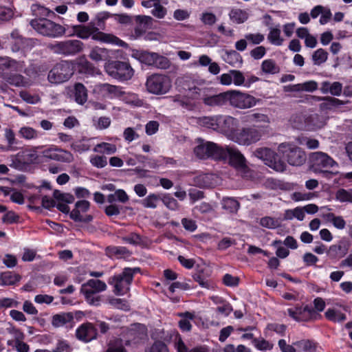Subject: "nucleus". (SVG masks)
<instances>
[{
    "label": "nucleus",
    "instance_id": "obj_52",
    "mask_svg": "<svg viewBox=\"0 0 352 352\" xmlns=\"http://www.w3.org/2000/svg\"><path fill=\"white\" fill-rule=\"evenodd\" d=\"M5 138L8 142V145L6 147L0 146V149L3 151H9L14 144H16L15 134L11 129H6Z\"/></svg>",
    "mask_w": 352,
    "mask_h": 352
},
{
    "label": "nucleus",
    "instance_id": "obj_26",
    "mask_svg": "<svg viewBox=\"0 0 352 352\" xmlns=\"http://www.w3.org/2000/svg\"><path fill=\"white\" fill-rule=\"evenodd\" d=\"M297 352H316L318 348V342L314 340L302 339L294 342Z\"/></svg>",
    "mask_w": 352,
    "mask_h": 352
},
{
    "label": "nucleus",
    "instance_id": "obj_27",
    "mask_svg": "<svg viewBox=\"0 0 352 352\" xmlns=\"http://www.w3.org/2000/svg\"><path fill=\"white\" fill-rule=\"evenodd\" d=\"M223 60L232 67L240 68L243 64L241 55L235 50L226 51L222 56Z\"/></svg>",
    "mask_w": 352,
    "mask_h": 352
},
{
    "label": "nucleus",
    "instance_id": "obj_31",
    "mask_svg": "<svg viewBox=\"0 0 352 352\" xmlns=\"http://www.w3.org/2000/svg\"><path fill=\"white\" fill-rule=\"evenodd\" d=\"M89 57L92 60L98 63L107 60L109 57V53L107 49L96 46L91 49Z\"/></svg>",
    "mask_w": 352,
    "mask_h": 352
},
{
    "label": "nucleus",
    "instance_id": "obj_1",
    "mask_svg": "<svg viewBox=\"0 0 352 352\" xmlns=\"http://www.w3.org/2000/svg\"><path fill=\"white\" fill-rule=\"evenodd\" d=\"M140 267H124L122 273L111 276L108 280V283L113 286V292L116 295H124L130 289L134 275L140 273Z\"/></svg>",
    "mask_w": 352,
    "mask_h": 352
},
{
    "label": "nucleus",
    "instance_id": "obj_2",
    "mask_svg": "<svg viewBox=\"0 0 352 352\" xmlns=\"http://www.w3.org/2000/svg\"><path fill=\"white\" fill-rule=\"evenodd\" d=\"M278 151L281 157L293 166H300L307 160L305 152L299 146L291 142H283L278 145Z\"/></svg>",
    "mask_w": 352,
    "mask_h": 352
},
{
    "label": "nucleus",
    "instance_id": "obj_57",
    "mask_svg": "<svg viewBox=\"0 0 352 352\" xmlns=\"http://www.w3.org/2000/svg\"><path fill=\"white\" fill-rule=\"evenodd\" d=\"M336 198L340 202L352 203V191L349 192L344 188H340L336 192Z\"/></svg>",
    "mask_w": 352,
    "mask_h": 352
},
{
    "label": "nucleus",
    "instance_id": "obj_34",
    "mask_svg": "<svg viewBox=\"0 0 352 352\" xmlns=\"http://www.w3.org/2000/svg\"><path fill=\"white\" fill-rule=\"evenodd\" d=\"M179 316L184 318L179 321L178 326L182 331H190L192 329V324L190 322V320L195 318V314L190 311H186L179 314Z\"/></svg>",
    "mask_w": 352,
    "mask_h": 352
},
{
    "label": "nucleus",
    "instance_id": "obj_62",
    "mask_svg": "<svg viewBox=\"0 0 352 352\" xmlns=\"http://www.w3.org/2000/svg\"><path fill=\"white\" fill-rule=\"evenodd\" d=\"M222 282L223 284L227 287H234L239 285V278L230 274H226L223 276Z\"/></svg>",
    "mask_w": 352,
    "mask_h": 352
},
{
    "label": "nucleus",
    "instance_id": "obj_8",
    "mask_svg": "<svg viewBox=\"0 0 352 352\" xmlns=\"http://www.w3.org/2000/svg\"><path fill=\"white\" fill-rule=\"evenodd\" d=\"M107 72L114 78L128 80L133 76V69L127 62L112 60L105 66Z\"/></svg>",
    "mask_w": 352,
    "mask_h": 352
},
{
    "label": "nucleus",
    "instance_id": "obj_46",
    "mask_svg": "<svg viewBox=\"0 0 352 352\" xmlns=\"http://www.w3.org/2000/svg\"><path fill=\"white\" fill-rule=\"evenodd\" d=\"M157 57V53L142 51L139 54V59L146 65L154 66Z\"/></svg>",
    "mask_w": 352,
    "mask_h": 352
},
{
    "label": "nucleus",
    "instance_id": "obj_33",
    "mask_svg": "<svg viewBox=\"0 0 352 352\" xmlns=\"http://www.w3.org/2000/svg\"><path fill=\"white\" fill-rule=\"evenodd\" d=\"M229 17L233 23L241 24L248 20V14L243 10L239 8H233L229 13Z\"/></svg>",
    "mask_w": 352,
    "mask_h": 352
},
{
    "label": "nucleus",
    "instance_id": "obj_47",
    "mask_svg": "<svg viewBox=\"0 0 352 352\" xmlns=\"http://www.w3.org/2000/svg\"><path fill=\"white\" fill-rule=\"evenodd\" d=\"M269 41L275 45L280 46L283 44V38L280 37V30L276 28H271L267 35Z\"/></svg>",
    "mask_w": 352,
    "mask_h": 352
},
{
    "label": "nucleus",
    "instance_id": "obj_21",
    "mask_svg": "<svg viewBox=\"0 0 352 352\" xmlns=\"http://www.w3.org/2000/svg\"><path fill=\"white\" fill-rule=\"evenodd\" d=\"M135 20L138 25L135 28V33L137 36H141L145 33L146 29L152 27L153 19L150 16L137 15Z\"/></svg>",
    "mask_w": 352,
    "mask_h": 352
},
{
    "label": "nucleus",
    "instance_id": "obj_53",
    "mask_svg": "<svg viewBox=\"0 0 352 352\" xmlns=\"http://www.w3.org/2000/svg\"><path fill=\"white\" fill-rule=\"evenodd\" d=\"M253 344H254V346L259 351H270L274 347V344L272 343H270L269 341L264 338H261V340L258 338H254Z\"/></svg>",
    "mask_w": 352,
    "mask_h": 352
},
{
    "label": "nucleus",
    "instance_id": "obj_42",
    "mask_svg": "<svg viewBox=\"0 0 352 352\" xmlns=\"http://www.w3.org/2000/svg\"><path fill=\"white\" fill-rule=\"evenodd\" d=\"M82 285H85L88 289H92L96 294L105 291L107 289L105 283L98 279H90Z\"/></svg>",
    "mask_w": 352,
    "mask_h": 352
},
{
    "label": "nucleus",
    "instance_id": "obj_61",
    "mask_svg": "<svg viewBox=\"0 0 352 352\" xmlns=\"http://www.w3.org/2000/svg\"><path fill=\"white\" fill-rule=\"evenodd\" d=\"M122 241L133 245H140L142 243V236L135 232H131L129 235L123 236Z\"/></svg>",
    "mask_w": 352,
    "mask_h": 352
},
{
    "label": "nucleus",
    "instance_id": "obj_9",
    "mask_svg": "<svg viewBox=\"0 0 352 352\" xmlns=\"http://www.w3.org/2000/svg\"><path fill=\"white\" fill-rule=\"evenodd\" d=\"M228 100L229 103L236 108L248 109L254 107L260 99H256L252 95L242 93L239 91H228Z\"/></svg>",
    "mask_w": 352,
    "mask_h": 352
},
{
    "label": "nucleus",
    "instance_id": "obj_36",
    "mask_svg": "<svg viewBox=\"0 0 352 352\" xmlns=\"http://www.w3.org/2000/svg\"><path fill=\"white\" fill-rule=\"evenodd\" d=\"M222 208L229 213H235L240 207V203L234 198L226 197L221 201Z\"/></svg>",
    "mask_w": 352,
    "mask_h": 352
},
{
    "label": "nucleus",
    "instance_id": "obj_45",
    "mask_svg": "<svg viewBox=\"0 0 352 352\" xmlns=\"http://www.w3.org/2000/svg\"><path fill=\"white\" fill-rule=\"evenodd\" d=\"M116 146L108 142H101L98 144L94 148V151L111 155L116 152Z\"/></svg>",
    "mask_w": 352,
    "mask_h": 352
},
{
    "label": "nucleus",
    "instance_id": "obj_15",
    "mask_svg": "<svg viewBox=\"0 0 352 352\" xmlns=\"http://www.w3.org/2000/svg\"><path fill=\"white\" fill-rule=\"evenodd\" d=\"M42 153L43 157L47 160L61 162H70L73 160V155L69 151L58 148V147L45 149Z\"/></svg>",
    "mask_w": 352,
    "mask_h": 352
},
{
    "label": "nucleus",
    "instance_id": "obj_13",
    "mask_svg": "<svg viewBox=\"0 0 352 352\" xmlns=\"http://www.w3.org/2000/svg\"><path fill=\"white\" fill-rule=\"evenodd\" d=\"M226 153V160L228 159L229 164L231 166L243 173L249 171L246 159L238 149L230 147Z\"/></svg>",
    "mask_w": 352,
    "mask_h": 352
},
{
    "label": "nucleus",
    "instance_id": "obj_17",
    "mask_svg": "<svg viewBox=\"0 0 352 352\" xmlns=\"http://www.w3.org/2000/svg\"><path fill=\"white\" fill-rule=\"evenodd\" d=\"M23 68V62L17 61L10 57L0 56V77L3 78V75L8 74L10 72H21Z\"/></svg>",
    "mask_w": 352,
    "mask_h": 352
},
{
    "label": "nucleus",
    "instance_id": "obj_24",
    "mask_svg": "<svg viewBox=\"0 0 352 352\" xmlns=\"http://www.w3.org/2000/svg\"><path fill=\"white\" fill-rule=\"evenodd\" d=\"M72 34L76 35L82 39H87L95 34L98 27L93 25H74L72 26Z\"/></svg>",
    "mask_w": 352,
    "mask_h": 352
},
{
    "label": "nucleus",
    "instance_id": "obj_60",
    "mask_svg": "<svg viewBox=\"0 0 352 352\" xmlns=\"http://www.w3.org/2000/svg\"><path fill=\"white\" fill-rule=\"evenodd\" d=\"M229 147L223 148L221 146H219L217 144H215V148L214 151V155H212V159L215 160H226V154Z\"/></svg>",
    "mask_w": 352,
    "mask_h": 352
},
{
    "label": "nucleus",
    "instance_id": "obj_40",
    "mask_svg": "<svg viewBox=\"0 0 352 352\" xmlns=\"http://www.w3.org/2000/svg\"><path fill=\"white\" fill-rule=\"evenodd\" d=\"M261 70L265 74H276L280 72V67L273 59H266L262 62Z\"/></svg>",
    "mask_w": 352,
    "mask_h": 352
},
{
    "label": "nucleus",
    "instance_id": "obj_25",
    "mask_svg": "<svg viewBox=\"0 0 352 352\" xmlns=\"http://www.w3.org/2000/svg\"><path fill=\"white\" fill-rule=\"evenodd\" d=\"M228 91L217 95L204 97L203 102L204 104L211 107L223 106L228 102Z\"/></svg>",
    "mask_w": 352,
    "mask_h": 352
},
{
    "label": "nucleus",
    "instance_id": "obj_29",
    "mask_svg": "<svg viewBox=\"0 0 352 352\" xmlns=\"http://www.w3.org/2000/svg\"><path fill=\"white\" fill-rule=\"evenodd\" d=\"M72 93L78 104H83L87 102V89L82 83H75Z\"/></svg>",
    "mask_w": 352,
    "mask_h": 352
},
{
    "label": "nucleus",
    "instance_id": "obj_51",
    "mask_svg": "<svg viewBox=\"0 0 352 352\" xmlns=\"http://www.w3.org/2000/svg\"><path fill=\"white\" fill-rule=\"evenodd\" d=\"M217 115L213 116H205L200 120V124L208 129L217 131Z\"/></svg>",
    "mask_w": 352,
    "mask_h": 352
},
{
    "label": "nucleus",
    "instance_id": "obj_11",
    "mask_svg": "<svg viewBox=\"0 0 352 352\" xmlns=\"http://www.w3.org/2000/svg\"><path fill=\"white\" fill-rule=\"evenodd\" d=\"M82 48L83 43L79 40L57 41L51 47L54 53L64 56L75 55L80 52Z\"/></svg>",
    "mask_w": 352,
    "mask_h": 352
},
{
    "label": "nucleus",
    "instance_id": "obj_7",
    "mask_svg": "<svg viewBox=\"0 0 352 352\" xmlns=\"http://www.w3.org/2000/svg\"><path fill=\"white\" fill-rule=\"evenodd\" d=\"M311 168L315 173H322L327 176L332 175L329 169L338 166V163L329 155L323 152H316L311 154L309 158Z\"/></svg>",
    "mask_w": 352,
    "mask_h": 352
},
{
    "label": "nucleus",
    "instance_id": "obj_16",
    "mask_svg": "<svg viewBox=\"0 0 352 352\" xmlns=\"http://www.w3.org/2000/svg\"><path fill=\"white\" fill-rule=\"evenodd\" d=\"M98 335V330L91 322L82 324L76 331V338L81 341L88 342L96 339Z\"/></svg>",
    "mask_w": 352,
    "mask_h": 352
},
{
    "label": "nucleus",
    "instance_id": "obj_59",
    "mask_svg": "<svg viewBox=\"0 0 352 352\" xmlns=\"http://www.w3.org/2000/svg\"><path fill=\"white\" fill-rule=\"evenodd\" d=\"M109 302L111 305L117 309L123 311H129L130 309V305L128 301L125 299L112 298L110 300Z\"/></svg>",
    "mask_w": 352,
    "mask_h": 352
},
{
    "label": "nucleus",
    "instance_id": "obj_44",
    "mask_svg": "<svg viewBox=\"0 0 352 352\" xmlns=\"http://www.w3.org/2000/svg\"><path fill=\"white\" fill-rule=\"evenodd\" d=\"M160 195L151 193L142 200V204L144 207L147 208H155L158 202L160 201Z\"/></svg>",
    "mask_w": 352,
    "mask_h": 352
},
{
    "label": "nucleus",
    "instance_id": "obj_38",
    "mask_svg": "<svg viewBox=\"0 0 352 352\" xmlns=\"http://www.w3.org/2000/svg\"><path fill=\"white\" fill-rule=\"evenodd\" d=\"M100 91L109 98L117 97L121 95L122 91L119 87L107 83L100 85Z\"/></svg>",
    "mask_w": 352,
    "mask_h": 352
},
{
    "label": "nucleus",
    "instance_id": "obj_23",
    "mask_svg": "<svg viewBox=\"0 0 352 352\" xmlns=\"http://www.w3.org/2000/svg\"><path fill=\"white\" fill-rule=\"evenodd\" d=\"M7 83L17 87H25L29 85V80L23 75L9 72L8 74L3 75L2 78Z\"/></svg>",
    "mask_w": 352,
    "mask_h": 352
},
{
    "label": "nucleus",
    "instance_id": "obj_6",
    "mask_svg": "<svg viewBox=\"0 0 352 352\" xmlns=\"http://www.w3.org/2000/svg\"><path fill=\"white\" fill-rule=\"evenodd\" d=\"M262 136L263 131L261 129L248 126L236 129L231 139L239 144L249 146L258 142Z\"/></svg>",
    "mask_w": 352,
    "mask_h": 352
},
{
    "label": "nucleus",
    "instance_id": "obj_37",
    "mask_svg": "<svg viewBox=\"0 0 352 352\" xmlns=\"http://www.w3.org/2000/svg\"><path fill=\"white\" fill-rule=\"evenodd\" d=\"M325 318L333 322H342L346 319L345 314L334 309H328L324 313Z\"/></svg>",
    "mask_w": 352,
    "mask_h": 352
},
{
    "label": "nucleus",
    "instance_id": "obj_18",
    "mask_svg": "<svg viewBox=\"0 0 352 352\" xmlns=\"http://www.w3.org/2000/svg\"><path fill=\"white\" fill-rule=\"evenodd\" d=\"M350 246L349 240L343 237L336 244L329 247L328 254L331 258H342L348 253Z\"/></svg>",
    "mask_w": 352,
    "mask_h": 352
},
{
    "label": "nucleus",
    "instance_id": "obj_3",
    "mask_svg": "<svg viewBox=\"0 0 352 352\" xmlns=\"http://www.w3.org/2000/svg\"><path fill=\"white\" fill-rule=\"evenodd\" d=\"M30 24L40 34L50 38L60 37L66 32L64 26L46 18L32 19Z\"/></svg>",
    "mask_w": 352,
    "mask_h": 352
},
{
    "label": "nucleus",
    "instance_id": "obj_54",
    "mask_svg": "<svg viewBox=\"0 0 352 352\" xmlns=\"http://www.w3.org/2000/svg\"><path fill=\"white\" fill-rule=\"evenodd\" d=\"M246 121L250 122H269L267 115L260 113H252L246 116Z\"/></svg>",
    "mask_w": 352,
    "mask_h": 352
},
{
    "label": "nucleus",
    "instance_id": "obj_19",
    "mask_svg": "<svg viewBox=\"0 0 352 352\" xmlns=\"http://www.w3.org/2000/svg\"><path fill=\"white\" fill-rule=\"evenodd\" d=\"M210 276V273L207 267L197 265L192 277L201 287L210 289L211 286V283L209 280Z\"/></svg>",
    "mask_w": 352,
    "mask_h": 352
},
{
    "label": "nucleus",
    "instance_id": "obj_64",
    "mask_svg": "<svg viewBox=\"0 0 352 352\" xmlns=\"http://www.w3.org/2000/svg\"><path fill=\"white\" fill-rule=\"evenodd\" d=\"M154 9L152 10L151 14L158 18L163 19L166 15V8L160 4V3H153Z\"/></svg>",
    "mask_w": 352,
    "mask_h": 352
},
{
    "label": "nucleus",
    "instance_id": "obj_41",
    "mask_svg": "<svg viewBox=\"0 0 352 352\" xmlns=\"http://www.w3.org/2000/svg\"><path fill=\"white\" fill-rule=\"evenodd\" d=\"M210 142H200L195 146L194 152L195 155L200 159L209 158Z\"/></svg>",
    "mask_w": 352,
    "mask_h": 352
},
{
    "label": "nucleus",
    "instance_id": "obj_28",
    "mask_svg": "<svg viewBox=\"0 0 352 352\" xmlns=\"http://www.w3.org/2000/svg\"><path fill=\"white\" fill-rule=\"evenodd\" d=\"M90 202L87 200H80L76 202L75 208L71 211L69 217L73 221H80L81 212H86L89 210Z\"/></svg>",
    "mask_w": 352,
    "mask_h": 352
},
{
    "label": "nucleus",
    "instance_id": "obj_4",
    "mask_svg": "<svg viewBox=\"0 0 352 352\" xmlns=\"http://www.w3.org/2000/svg\"><path fill=\"white\" fill-rule=\"evenodd\" d=\"M76 66L72 62L64 60L56 63L49 72L47 79L50 82L60 84L70 79Z\"/></svg>",
    "mask_w": 352,
    "mask_h": 352
},
{
    "label": "nucleus",
    "instance_id": "obj_32",
    "mask_svg": "<svg viewBox=\"0 0 352 352\" xmlns=\"http://www.w3.org/2000/svg\"><path fill=\"white\" fill-rule=\"evenodd\" d=\"M80 293L85 296V300L90 305L99 306L100 305V296L96 295L92 289H88V288H85V285H82Z\"/></svg>",
    "mask_w": 352,
    "mask_h": 352
},
{
    "label": "nucleus",
    "instance_id": "obj_50",
    "mask_svg": "<svg viewBox=\"0 0 352 352\" xmlns=\"http://www.w3.org/2000/svg\"><path fill=\"white\" fill-rule=\"evenodd\" d=\"M287 330V326L283 324L269 323L264 330V333L267 335V331L276 332L277 334L284 336Z\"/></svg>",
    "mask_w": 352,
    "mask_h": 352
},
{
    "label": "nucleus",
    "instance_id": "obj_43",
    "mask_svg": "<svg viewBox=\"0 0 352 352\" xmlns=\"http://www.w3.org/2000/svg\"><path fill=\"white\" fill-rule=\"evenodd\" d=\"M329 54L322 48H319L314 52L311 59L314 65H320L325 63L328 59Z\"/></svg>",
    "mask_w": 352,
    "mask_h": 352
},
{
    "label": "nucleus",
    "instance_id": "obj_14",
    "mask_svg": "<svg viewBox=\"0 0 352 352\" xmlns=\"http://www.w3.org/2000/svg\"><path fill=\"white\" fill-rule=\"evenodd\" d=\"M217 131L226 134L232 138L237 120L229 116L217 115Z\"/></svg>",
    "mask_w": 352,
    "mask_h": 352
},
{
    "label": "nucleus",
    "instance_id": "obj_35",
    "mask_svg": "<svg viewBox=\"0 0 352 352\" xmlns=\"http://www.w3.org/2000/svg\"><path fill=\"white\" fill-rule=\"evenodd\" d=\"M21 280L19 274L11 272L1 273L0 275V285H13Z\"/></svg>",
    "mask_w": 352,
    "mask_h": 352
},
{
    "label": "nucleus",
    "instance_id": "obj_12",
    "mask_svg": "<svg viewBox=\"0 0 352 352\" xmlns=\"http://www.w3.org/2000/svg\"><path fill=\"white\" fill-rule=\"evenodd\" d=\"M287 311L289 316L296 322H307L316 314L311 306H302V304H296L294 308L287 309Z\"/></svg>",
    "mask_w": 352,
    "mask_h": 352
},
{
    "label": "nucleus",
    "instance_id": "obj_5",
    "mask_svg": "<svg viewBox=\"0 0 352 352\" xmlns=\"http://www.w3.org/2000/svg\"><path fill=\"white\" fill-rule=\"evenodd\" d=\"M145 85L149 93L155 95H162L168 93L172 86L169 76L160 74H153L148 76Z\"/></svg>",
    "mask_w": 352,
    "mask_h": 352
},
{
    "label": "nucleus",
    "instance_id": "obj_39",
    "mask_svg": "<svg viewBox=\"0 0 352 352\" xmlns=\"http://www.w3.org/2000/svg\"><path fill=\"white\" fill-rule=\"evenodd\" d=\"M319 100H324V102L320 104L322 110H331L333 107L343 104V102L340 100L330 96L319 98Z\"/></svg>",
    "mask_w": 352,
    "mask_h": 352
},
{
    "label": "nucleus",
    "instance_id": "obj_55",
    "mask_svg": "<svg viewBox=\"0 0 352 352\" xmlns=\"http://www.w3.org/2000/svg\"><path fill=\"white\" fill-rule=\"evenodd\" d=\"M19 220V215L12 210L6 212L1 219L2 222L7 224L17 223Z\"/></svg>",
    "mask_w": 352,
    "mask_h": 352
},
{
    "label": "nucleus",
    "instance_id": "obj_49",
    "mask_svg": "<svg viewBox=\"0 0 352 352\" xmlns=\"http://www.w3.org/2000/svg\"><path fill=\"white\" fill-rule=\"evenodd\" d=\"M327 218L337 229L342 230L346 226V221L342 216H336L335 214L330 212L327 214Z\"/></svg>",
    "mask_w": 352,
    "mask_h": 352
},
{
    "label": "nucleus",
    "instance_id": "obj_48",
    "mask_svg": "<svg viewBox=\"0 0 352 352\" xmlns=\"http://www.w3.org/2000/svg\"><path fill=\"white\" fill-rule=\"evenodd\" d=\"M77 67L80 73L85 74H94L96 71L94 65L86 59L80 60Z\"/></svg>",
    "mask_w": 352,
    "mask_h": 352
},
{
    "label": "nucleus",
    "instance_id": "obj_63",
    "mask_svg": "<svg viewBox=\"0 0 352 352\" xmlns=\"http://www.w3.org/2000/svg\"><path fill=\"white\" fill-rule=\"evenodd\" d=\"M208 177L205 175H199L193 177L192 183V186L199 188H206L208 186Z\"/></svg>",
    "mask_w": 352,
    "mask_h": 352
},
{
    "label": "nucleus",
    "instance_id": "obj_20",
    "mask_svg": "<svg viewBox=\"0 0 352 352\" xmlns=\"http://www.w3.org/2000/svg\"><path fill=\"white\" fill-rule=\"evenodd\" d=\"M92 39L98 41L102 43L112 44L120 47H126L127 44L124 41L119 38L118 36L112 34L104 33L100 31L98 28V30L95 32V34L92 36Z\"/></svg>",
    "mask_w": 352,
    "mask_h": 352
},
{
    "label": "nucleus",
    "instance_id": "obj_56",
    "mask_svg": "<svg viewBox=\"0 0 352 352\" xmlns=\"http://www.w3.org/2000/svg\"><path fill=\"white\" fill-rule=\"evenodd\" d=\"M21 136L27 140L35 139L38 137L37 131L32 127L23 126L19 130Z\"/></svg>",
    "mask_w": 352,
    "mask_h": 352
},
{
    "label": "nucleus",
    "instance_id": "obj_22",
    "mask_svg": "<svg viewBox=\"0 0 352 352\" xmlns=\"http://www.w3.org/2000/svg\"><path fill=\"white\" fill-rule=\"evenodd\" d=\"M106 255L109 258L117 259L126 258L131 255V252L124 246H107L105 249Z\"/></svg>",
    "mask_w": 352,
    "mask_h": 352
},
{
    "label": "nucleus",
    "instance_id": "obj_10",
    "mask_svg": "<svg viewBox=\"0 0 352 352\" xmlns=\"http://www.w3.org/2000/svg\"><path fill=\"white\" fill-rule=\"evenodd\" d=\"M256 157L266 162L265 164L278 172L286 170V164L280 160H277L275 153L266 147L258 148L254 151Z\"/></svg>",
    "mask_w": 352,
    "mask_h": 352
},
{
    "label": "nucleus",
    "instance_id": "obj_30",
    "mask_svg": "<svg viewBox=\"0 0 352 352\" xmlns=\"http://www.w3.org/2000/svg\"><path fill=\"white\" fill-rule=\"evenodd\" d=\"M74 321V316L71 312L60 313L52 316V324L54 327H60Z\"/></svg>",
    "mask_w": 352,
    "mask_h": 352
},
{
    "label": "nucleus",
    "instance_id": "obj_58",
    "mask_svg": "<svg viewBox=\"0 0 352 352\" xmlns=\"http://www.w3.org/2000/svg\"><path fill=\"white\" fill-rule=\"evenodd\" d=\"M90 163L94 167L102 168L107 165V159L104 155H94L90 158Z\"/></svg>",
    "mask_w": 352,
    "mask_h": 352
}]
</instances>
